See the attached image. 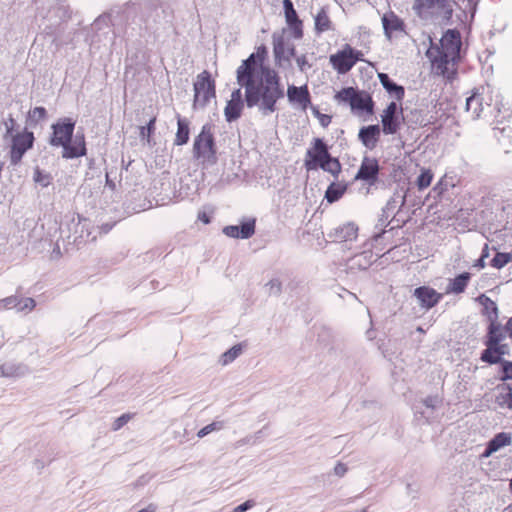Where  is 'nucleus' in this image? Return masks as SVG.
Listing matches in <instances>:
<instances>
[{
	"label": "nucleus",
	"mask_w": 512,
	"mask_h": 512,
	"mask_svg": "<svg viewBox=\"0 0 512 512\" xmlns=\"http://www.w3.org/2000/svg\"><path fill=\"white\" fill-rule=\"evenodd\" d=\"M5 373H4V370L2 368H0V376H4Z\"/></svg>",
	"instance_id": "6e6d98bb"
},
{
	"label": "nucleus",
	"mask_w": 512,
	"mask_h": 512,
	"mask_svg": "<svg viewBox=\"0 0 512 512\" xmlns=\"http://www.w3.org/2000/svg\"><path fill=\"white\" fill-rule=\"evenodd\" d=\"M193 153L197 159L202 161L214 160L216 148L211 125H204L201 132L196 136L193 144Z\"/></svg>",
	"instance_id": "1a4fd4ad"
},
{
	"label": "nucleus",
	"mask_w": 512,
	"mask_h": 512,
	"mask_svg": "<svg viewBox=\"0 0 512 512\" xmlns=\"http://www.w3.org/2000/svg\"><path fill=\"white\" fill-rule=\"evenodd\" d=\"M461 46L460 32L456 29H449L443 34L439 45H432L427 50L426 55L437 75L447 79L452 78L455 71H450L449 64H454L459 59Z\"/></svg>",
	"instance_id": "f03ea898"
},
{
	"label": "nucleus",
	"mask_w": 512,
	"mask_h": 512,
	"mask_svg": "<svg viewBox=\"0 0 512 512\" xmlns=\"http://www.w3.org/2000/svg\"><path fill=\"white\" fill-rule=\"evenodd\" d=\"M268 54L267 48L265 45H261L257 47L256 52L252 53L246 60L242 62V64L237 68V71H241V69L247 66V72L249 73H259L260 70H256L257 62L262 64L266 59Z\"/></svg>",
	"instance_id": "4be33fe9"
},
{
	"label": "nucleus",
	"mask_w": 512,
	"mask_h": 512,
	"mask_svg": "<svg viewBox=\"0 0 512 512\" xmlns=\"http://www.w3.org/2000/svg\"><path fill=\"white\" fill-rule=\"evenodd\" d=\"M189 134H190L189 122L186 119L181 118L178 115V117H177V132H176L174 144L177 146L186 144L189 140Z\"/></svg>",
	"instance_id": "c756f323"
},
{
	"label": "nucleus",
	"mask_w": 512,
	"mask_h": 512,
	"mask_svg": "<svg viewBox=\"0 0 512 512\" xmlns=\"http://www.w3.org/2000/svg\"><path fill=\"white\" fill-rule=\"evenodd\" d=\"M512 443V437L510 433L500 432L496 434L487 444V447L483 453V457H489L499 449L509 446Z\"/></svg>",
	"instance_id": "5701e85b"
},
{
	"label": "nucleus",
	"mask_w": 512,
	"mask_h": 512,
	"mask_svg": "<svg viewBox=\"0 0 512 512\" xmlns=\"http://www.w3.org/2000/svg\"><path fill=\"white\" fill-rule=\"evenodd\" d=\"M221 427H222L221 423L213 422L211 424L206 425L202 429H200L197 433V436L199 438H203L204 436L208 435L209 433H211L217 429H220Z\"/></svg>",
	"instance_id": "a19ab883"
},
{
	"label": "nucleus",
	"mask_w": 512,
	"mask_h": 512,
	"mask_svg": "<svg viewBox=\"0 0 512 512\" xmlns=\"http://www.w3.org/2000/svg\"><path fill=\"white\" fill-rule=\"evenodd\" d=\"M359 61H364V53L350 44H344L341 49L329 56V63L338 74H347Z\"/></svg>",
	"instance_id": "6e6552de"
},
{
	"label": "nucleus",
	"mask_w": 512,
	"mask_h": 512,
	"mask_svg": "<svg viewBox=\"0 0 512 512\" xmlns=\"http://www.w3.org/2000/svg\"><path fill=\"white\" fill-rule=\"evenodd\" d=\"M361 512H366L365 510L361 511Z\"/></svg>",
	"instance_id": "13d9d810"
},
{
	"label": "nucleus",
	"mask_w": 512,
	"mask_h": 512,
	"mask_svg": "<svg viewBox=\"0 0 512 512\" xmlns=\"http://www.w3.org/2000/svg\"><path fill=\"white\" fill-rule=\"evenodd\" d=\"M255 505L253 500H247L233 509V512H245Z\"/></svg>",
	"instance_id": "49530a36"
},
{
	"label": "nucleus",
	"mask_w": 512,
	"mask_h": 512,
	"mask_svg": "<svg viewBox=\"0 0 512 512\" xmlns=\"http://www.w3.org/2000/svg\"><path fill=\"white\" fill-rule=\"evenodd\" d=\"M384 34L388 40L406 35V24L394 11L389 10L381 18Z\"/></svg>",
	"instance_id": "ddd939ff"
},
{
	"label": "nucleus",
	"mask_w": 512,
	"mask_h": 512,
	"mask_svg": "<svg viewBox=\"0 0 512 512\" xmlns=\"http://www.w3.org/2000/svg\"><path fill=\"white\" fill-rule=\"evenodd\" d=\"M286 24L294 39H302L304 35L303 22L299 19L291 0H283Z\"/></svg>",
	"instance_id": "2eb2a0df"
},
{
	"label": "nucleus",
	"mask_w": 512,
	"mask_h": 512,
	"mask_svg": "<svg viewBox=\"0 0 512 512\" xmlns=\"http://www.w3.org/2000/svg\"><path fill=\"white\" fill-rule=\"evenodd\" d=\"M453 0H413L412 11L423 22L449 21L454 12Z\"/></svg>",
	"instance_id": "39448f33"
},
{
	"label": "nucleus",
	"mask_w": 512,
	"mask_h": 512,
	"mask_svg": "<svg viewBox=\"0 0 512 512\" xmlns=\"http://www.w3.org/2000/svg\"><path fill=\"white\" fill-rule=\"evenodd\" d=\"M34 181L42 187H47L51 184L52 177L49 173L43 172L41 169L36 168L33 175Z\"/></svg>",
	"instance_id": "e433bc0d"
},
{
	"label": "nucleus",
	"mask_w": 512,
	"mask_h": 512,
	"mask_svg": "<svg viewBox=\"0 0 512 512\" xmlns=\"http://www.w3.org/2000/svg\"><path fill=\"white\" fill-rule=\"evenodd\" d=\"M198 219L204 224H209L211 221L209 215L205 211H200L198 213Z\"/></svg>",
	"instance_id": "8fccbe9b"
},
{
	"label": "nucleus",
	"mask_w": 512,
	"mask_h": 512,
	"mask_svg": "<svg viewBox=\"0 0 512 512\" xmlns=\"http://www.w3.org/2000/svg\"><path fill=\"white\" fill-rule=\"evenodd\" d=\"M314 29L317 34L324 33L333 29V24L325 7L319 9L314 17Z\"/></svg>",
	"instance_id": "bb28decb"
},
{
	"label": "nucleus",
	"mask_w": 512,
	"mask_h": 512,
	"mask_svg": "<svg viewBox=\"0 0 512 512\" xmlns=\"http://www.w3.org/2000/svg\"><path fill=\"white\" fill-rule=\"evenodd\" d=\"M132 417H133V415L129 414V413L123 414L120 417H118L113 423V426H112L113 430L117 431L120 428H122L125 424L128 423V421H130L132 419Z\"/></svg>",
	"instance_id": "79ce46f5"
},
{
	"label": "nucleus",
	"mask_w": 512,
	"mask_h": 512,
	"mask_svg": "<svg viewBox=\"0 0 512 512\" xmlns=\"http://www.w3.org/2000/svg\"><path fill=\"white\" fill-rule=\"evenodd\" d=\"M380 128L378 125H370L363 127L359 131V139L363 145L369 149H373L379 139Z\"/></svg>",
	"instance_id": "b1692460"
},
{
	"label": "nucleus",
	"mask_w": 512,
	"mask_h": 512,
	"mask_svg": "<svg viewBox=\"0 0 512 512\" xmlns=\"http://www.w3.org/2000/svg\"><path fill=\"white\" fill-rule=\"evenodd\" d=\"M358 237V227L354 223L344 224L334 232V240L338 242L354 241Z\"/></svg>",
	"instance_id": "393cba45"
},
{
	"label": "nucleus",
	"mask_w": 512,
	"mask_h": 512,
	"mask_svg": "<svg viewBox=\"0 0 512 512\" xmlns=\"http://www.w3.org/2000/svg\"><path fill=\"white\" fill-rule=\"evenodd\" d=\"M47 116L46 109L44 107H35L29 111V118L34 122H40Z\"/></svg>",
	"instance_id": "ea45409f"
},
{
	"label": "nucleus",
	"mask_w": 512,
	"mask_h": 512,
	"mask_svg": "<svg viewBox=\"0 0 512 512\" xmlns=\"http://www.w3.org/2000/svg\"><path fill=\"white\" fill-rule=\"evenodd\" d=\"M247 66L237 71V82L245 88V101L248 107L258 106L264 113L276 111L277 101L284 97L280 78L276 71L261 67L259 73H249Z\"/></svg>",
	"instance_id": "f257e3e1"
},
{
	"label": "nucleus",
	"mask_w": 512,
	"mask_h": 512,
	"mask_svg": "<svg viewBox=\"0 0 512 512\" xmlns=\"http://www.w3.org/2000/svg\"><path fill=\"white\" fill-rule=\"evenodd\" d=\"M510 488H511V490H512V479H511V482H510Z\"/></svg>",
	"instance_id": "4d7b16f0"
},
{
	"label": "nucleus",
	"mask_w": 512,
	"mask_h": 512,
	"mask_svg": "<svg viewBox=\"0 0 512 512\" xmlns=\"http://www.w3.org/2000/svg\"><path fill=\"white\" fill-rule=\"evenodd\" d=\"M22 303V299L18 298L17 296H9L2 300H0V308H17Z\"/></svg>",
	"instance_id": "58836bf2"
},
{
	"label": "nucleus",
	"mask_w": 512,
	"mask_h": 512,
	"mask_svg": "<svg viewBox=\"0 0 512 512\" xmlns=\"http://www.w3.org/2000/svg\"><path fill=\"white\" fill-rule=\"evenodd\" d=\"M347 471V468L344 464L342 463H338L335 468H334V472L336 475L338 476H343Z\"/></svg>",
	"instance_id": "09e8293b"
},
{
	"label": "nucleus",
	"mask_w": 512,
	"mask_h": 512,
	"mask_svg": "<svg viewBox=\"0 0 512 512\" xmlns=\"http://www.w3.org/2000/svg\"><path fill=\"white\" fill-rule=\"evenodd\" d=\"M378 78L382 86L386 89V91L393 97L396 98L397 101L401 102L405 96V90L403 86L397 85L386 73H379Z\"/></svg>",
	"instance_id": "a878e982"
},
{
	"label": "nucleus",
	"mask_w": 512,
	"mask_h": 512,
	"mask_svg": "<svg viewBox=\"0 0 512 512\" xmlns=\"http://www.w3.org/2000/svg\"><path fill=\"white\" fill-rule=\"evenodd\" d=\"M271 289L276 288V292L280 291V283L279 282H270Z\"/></svg>",
	"instance_id": "5fc2aeb1"
},
{
	"label": "nucleus",
	"mask_w": 512,
	"mask_h": 512,
	"mask_svg": "<svg viewBox=\"0 0 512 512\" xmlns=\"http://www.w3.org/2000/svg\"><path fill=\"white\" fill-rule=\"evenodd\" d=\"M74 128L75 122L71 118L60 119L52 126L53 134L50 143L63 148V158H78L86 154L84 136L77 135L74 139L72 138Z\"/></svg>",
	"instance_id": "7ed1b4c3"
},
{
	"label": "nucleus",
	"mask_w": 512,
	"mask_h": 512,
	"mask_svg": "<svg viewBox=\"0 0 512 512\" xmlns=\"http://www.w3.org/2000/svg\"><path fill=\"white\" fill-rule=\"evenodd\" d=\"M287 98L290 103L298 105L303 111L311 109V95L307 85L295 86L289 85L287 88Z\"/></svg>",
	"instance_id": "a211bd4d"
},
{
	"label": "nucleus",
	"mask_w": 512,
	"mask_h": 512,
	"mask_svg": "<svg viewBox=\"0 0 512 512\" xmlns=\"http://www.w3.org/2000/svg\"><path fill=\"white\" fill-rule=\"evenodd\" d=\"M379 174V164L377 159L364 157L361 162L360 168L355 175V180H361L369 185L376 183Z\"/></svg>",
	"instance_id": "f3484780"
},
{
	"label": "nucleus",
	"mask_w": 512,
	"mask_h": 512,
	"mask_svg": "<svg viewBox=\"0 0 512 512\" xmlns=\"http://www.w3.org/2000/svg\"><path fill=\"white\" fill-rule=\"evenodd\" d=\"M156 121H157V117L154 115L150 118V120L146 126H141L139 128V136L143 140H146L147 143L151 142V137L154 134L155 129H156L155 128Z\"/></svg>",
	"instance_id": "2f4dec72"
},
{
	"label": "nucleus",
	"mask_w": 512,
	"mask_h": 512,
	"mask_svg": "<svg viewBox=\"0 0 512 512\" xmlns=\"http://www.w3.org/2000/svg\"><path fill=\"white\" fill-rule=\"evenodd\" d=\"M34 140L33 132L28 130L11 135L9 150L11 165L16 166L21 162L24 154L33 147Z\"/></svg>",
	"instance_id": "9b49d317"
},
{
	"label": "nucleus",
	"mask_w": 512,
	"mask_h": 512,
	"mask_svg": "<svg viewBox=\"0 0 512 512\" xmlns=\"http://www.w3.org/2000/svg\"><path fill=\"white\" fill-rule=\"evenodd\" d=\"M471 274L463 272L449 281L446 293L460 294L463 293L469 284Z\"/></svg>",
	"instance_id": "cd10ccee"
},
{
	"label": "nucleus",
	"mask_w": 512,
	"mask_h": 512,
	"mask_svg": "<svg viewBox=\"0 0 512 512\" xmlns=\"http://www.w3.org/2000/svg\"><path fill=\"white\" fill-rule=\"evenodd\" d=\"M347 188L348 186L344 182H332L325 192V199L329 203H334L345 194Z\"/></svg>",
	"instance_id": "c85d7f7f"
},
{
	"label": "nucleus",
	"mask_w": 512,
	"mask_h": 512,
	"mask_svg": "<svg viewBox=\"0 0 512 512\" xmlns=\"http://www.w3.org/2000/svg\"><path fill=\"white\" fill-rule=\"evenodd\" d=\"M503 390L504 392L496 397V402L500 407L512 409V388L507 386Z\"/></svg>",
	"instance_id": "473e14b6"
},
{
	"label": "nucleus",
	"mask_w": 512,
	"mask_h": 512,
	"mask_svg": "<svg viewBox=\"0 0 512 512\" xmlns=\"http://www.w3.org/2000/svg\"><path fill=\"white\" fill-rule=\"evenodd\" d=\"M512 261V253L497 252L490 265L496 269H501Z\"/></svg>",
	"instance_id": "f704fd0d"
},
{
	"label": "nucleus",
	"mask_w": 512,
	"mask_h": 512,
	"mask_svg": "<svg viewBox=\"0 0 512 512\" xmlns=\"http://www.w3.org/2000/svg\"><path fill=\"white\" fill-rule=\"evenodd\" d=\"M334 99L338 103L349 104L351 110L356 113H374V101L366 91H359L354 87H345L337 91Z\"/></svg>",
	"instance_id": "0eeeda50"
},
{
	"label": "nucleus",
	"mask_w": 512,
	"mask_h": 512,
	"mask_svg": "<svg viewBox=\"0 0 512 512\" xmlns=\"http://www.w3.org/2000/svg\"><path fill=\"white\" fill-rule=\"evenodd\" d=\"M488 256V252H487V246L485 247V249L483 250V253L481 255V257L476 261L475 265L476 267L482 269L485 267V261L484 259Z\"/></svg>",
	"instance_id": "de8ad7c7"
},
{
	"label": "nucleus",
	"mask_w": 512,
	"mask_h": 512,
	"mask_svg": "<svg viewBox=\"0 0 512 512\" xmlns=\"http://www.w3.org/2000/svg\"><path fill=\"white\" fill-rule=\"evenodd\" d=\"M492 90L489 86L476 88L466 100V110L471 112L473 118H479L483 112V101L491 99Z\"/></svg>",
	"instance_id": "4468645a"
},
{
	"label": "nucleus",
	"mask_w": 512,
	"mask_h": 512,
	"mask_svg": "<svg viewBox=\"0 0 512 512\" xmlns=\"http://www.w3.org/2000/svg\"><path fill=\"white\" fill-rule=\"evenodd\" d=\"M297 64L301 70L304 69V65L307 64L306 57L304 55L297 58Z\"/></svg>",
	"instance_id": "603ef678"
},
{
	"label": "nucleus",
	"mask_w": 512,
	"mask_h": 512,
	"mask_svg": "<svg viewBox=\"0 0 512 512\" xmlns=\"http://www.w3.org/2000/svg\"><path fill=\"white\" fill-rule=\"evenodd\" d=\"M312 114L318 119L319 124L326 128L328 127L332 122V116L328 114H323L320 112L317 106H311Z\"/></svg>",
	"instance_id": "4c0bfd02"
},
{
	"label": "nucleus",
	"mask_w": 512,
	"mask_h": 512,
	"mask_svg": "<svg viewBox=\"0 0 512 512\" xmlns=\"http://www.w3.org/2000/svg\"><path fill=\"white\" fill-rule=\"evenodd\" d=\"M398 110L399 113H402V108L398 106L396 102H391L383 111L381 116V122L383 127V132L385 134H395L400 126V122L398 119Z\"/></svg>",
	"instance_id": "dca6fc26"
},
{
	"label": "nucleus",
	"mask_w": 512,
	"mask_h": 512,
	"mask_svg": "<svg viewBox=\"0 0 512 512\" xmlns=\"http://www.w3.org/2000/svg\"><path fill=\"white\" fill-rule=\"evenodd\" d=\"M241 353H242V345L241 344L234 345L231 349H229L228 351H226L225 353L222 354L221 363L223 365H227V364L231 363L232 361H234Z\"/></svg>",
	"instance_id": "c9c22d12"
},
{
	"label": "nucleus",
	"mask_w": 512,
	"mask_h": 512,
	"mask_svg": "<svg viewBox=\"0 0 512 512\" xmlns=\"http://www.w3.org/2000/svg\"><path fill=\"white\" fill-rule=\"evenodd\" d=\"M304 167L307 171L322 169L338 178L342 172V165L338 158L333 157L327 144L321 138H314L304 157Z\"/></svg>",
	"instance_id": "20e7f679"
},
{
	"label": "nucleus",
	"mask_w": 512,
	"mask_h": 512,
	"mask_svg": "<svg viewBox=\"0 0 512 512\" xmlns=\"http://www.w3.org/2000/svg\"><path fill=\"white\" fill-rule=\"evenodd\" d=\"M223 233L231 238L247 239L255 233V221L244 222L241 226L229 225L224 227Z\"/></svg>",
	"instance_id": "412c9836"
},
{
	"label": "nucleus",
	"mask_w": 512,
	"mask_h": 512,
	"mask_svg": "<svg viewBox=\"0 0 512 512\" xmlns=\"http://www.w3.org/2000/svg\"><path fill=\"white\" fill-rule=\"evenodd\" d=\"M504 329L506 331V334L512 338V317L507 321L506 325L504 326Z\"/></svg>",
	"instance_id": "3c124183"
},
{
	"label": "nucleus",
	"mask_w": 512,
	"mask_h": 512,
	"mask_svg": "<svg viewBox=\"0 0 512 512\" xmlns=\"http://www.w3.org/2000/svg\"><path fill=\"white\" fill-rule=\"evenodd\" d=\"M5 124V127H6V134L5 136H8V135H13L12 132L14 130V127L16 125V121L15 119L13 118L12 115H9V117L7 118V120L4 122Z\"/></svg>",
	"instance_id": "a18cd8bd"
},
{
	"label": "nucleus",
	"mask_w": 512,
	"mask_h": 512,
	"mask_svg": "<svg viewBox=\"0 0 512 512\" xmlns=\"http://www.w3.org/2000/svg\"><path fill=\"white\" fill-rule=\"evenodd\" d=\"M414 295L420 302V305L425 309H431L435 305L438 304L442 295L438 293L435 289L421 286L415 289Z\"/></svg>",
	"instance_id": "aec40b11"
},
{
	"label": "nucleus",
	"mask_w": 512,
	"mask_h": 512,
	"mask_svg": "<svg viewBox=\"0 0 512 512\" xmlns=\"http://www.w3.org/2000/svg\"><path fill=\"white\" fill-rule=\"evenodd\" d=\"M433 180V173L430 169H422L420 175L416 180V185L419 190H424L429 187Z\"/></svg>",
	"instance_id": "72a5a7b5"
},
{
	"label": "nucleus",
	"mask_w": 512,
	"mask_h": 512,
	"mask_svg": "<svg viewBox=\"0 0 512 512\" xmlns=\"http://www.w3.org/2000/svg\"><path fill=\"white\" fill-rule=\"evenodd\" d=\"M511 512H512V507H511Z\"/></svg>",
	"instance_id": "bf43d9fd"
},
{
	"label": "nucleus",
	"mask_w": 512,
	"mask_h": 512,
	"mask_svg": "<svg viewBox=\"0 0 512 512\" xmlns=\"http://www.w3.org/2000/svg\"><path fill=\"white\" fill-rule=\"evenodd\" d=\"M480 303L483 305V315L489 321L498 320V307L496 303L485 295L479 297Z\"/></svg>",
	"instance_id": "7c9ffc66"
},
{
	"label": "nucleus",
	"mask_w": 512,
	"mask_h": 512,
	"mask_svg": "<svg viewBox=\"0 0 512 512\" xmlns=\"http://www.w3.org/2000/svg\"><path fill=\"white\" fill-rule=\"evenodd\" d=\"M243 110L242 94L240 89H236L231 94V99L227 102L224 114L228 122H232L241 116Z\"/></svg>",
	"instance_id": "6ab92c4d"
},
{
	"label": "nucleus",
	"mask_w": 512,
	"mask_h": 512,
	"mask_svg": "<svg viewBox=\"0 0 512 512\" xmlns=\"http://www.w3.org/2000/svg\"><path fill=\"white\" fill-rule=\"evenodd\" d=\"M506 331L498 320L489 321L486 336V349L481 354V360L489 364H496L501 361L503 355L508 352V345L502 344L506 337Z\"/></svg>",
	"instance_id": "423d86ee"
},
{
	"label": "nucleus",
	"mask_w": 512,
	"mask_h": 512,
	"mask_svg": "<svg viewBox=\"0 0 512 512\" xmlns=\"http://www.w3.org/2000/svg\"><path fill=\"white\" fill-rule=\"evenodd\" d=\"M272 40L276 65L279 67L289 65L291 59L295 56V46L286 40L283 35L273 34Z\"/></svg>",
	"instance_id": "f8f14e48"
},
{
	"label": "nucleus",
	"mask_w": 512,
	"mask_h": 512,
	"mask_svg": "<svg viewBox=\"0 0 512 512\" xmlns=\"http://www.w3.org/2000/svg\"><path fill=\"white\" fill-rule=\"evenodd\" d=\"M36 306V302L33 298L22 299V303L18 306V311L29 310L32 311Z\"/></svg>",
	"instance_id": "37998d69"
},
{
	"label": "nucleus",
	"mask_w": 512,
	"mask_h": 512,
	"mask_svg": "<svg viewBox=\"0 0 512 512\" xmlns=\"http://www.w3.org/2000/svg\"><path fill=\"white\" fill-rule=\"evenodd\" d=\"M215 95V81L211 78L210 73L204 70L197 75L194 83V108L204 107Z\"/></svg>",
	"instance_id": "9d476101"
},
{
	"label": "nucleus",
	"mask_w": 512,
	"mask_h": 512,
	"mask_svg": "<svg viewBox=\"0 0 512 512\" xmlns=\"http://www.w3.org/2000/svg\"><path fill=\"white\" fill-rule=\"evenodd\" d=\"M503 375L501 376L502 381L512 379V362L505 361L502 365Z\"/></svg>",
	"instance_id": "c03bdc74"
},
{
	"label": "nucleus",
	"mask_w": 512,
	"mask_h": 512,
	"mask_svg": "<svg viewBox=\"0 0 512 512\" xmlns=\"http://www.w3.org/2000/svg\"><path fill=\"white\" fill-rule=\"evenodd\" d=\"M155 511H156V506L153 504H149L145 509H142L138 512H155Z\"/></svg>",
	"instance_id": "864d4df0"
}]
</instances>
